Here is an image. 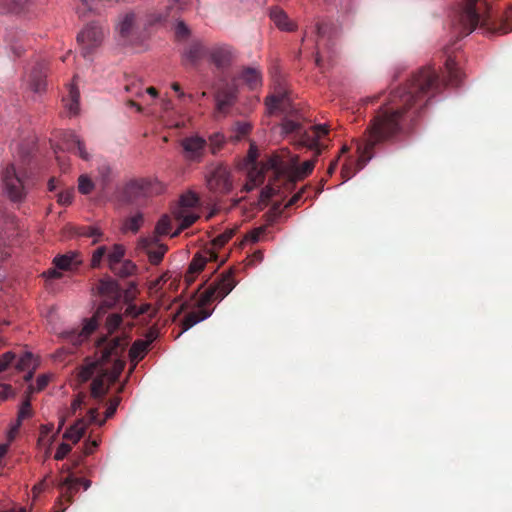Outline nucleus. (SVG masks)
Segmentation results:
<instances>
[{"instance_id":"obj_1","label":"nucleus","mask_w":512,"mask_h":512,"mask_svg":"<svg viewBox=\"0 0 512 512\" xmlns=\"http://www.w3.org/2000/svg\"><path fill=\"white\" fill-rule=\"evenodd\" d=\"M447 81L442 82L437 71L423 67L415 72L403 85L390 93L386 103L376 111L366 128L364 136L358 141V160L355 164H344L341 175L349 180L373 158L375 148L395 140L399 135L409 132L428 100L441 91L445 85L459 86L463 73L455 58L448 56L445 61Z\"/></svg>"},{"instance_id":"obj_2","label":"nucleus","mask_w":512,"mask_h":512,"mask_svg":"<svg viewBox=\"0 0 512 512\" xmlns=\"http://www.w3.org/2000/svg\"><path fill=\"white\" fill-rule=\"evenodd\" d=\"M282 126L286 133L297 134L300 144L314 151V157L301 165H298L297 156L291 160H285L279 155L269 157L267 168L271 170L273 180H270V183L261 191L260 198L263 203H267L276 195L285 197L297 181L312 173L317 157L326 149V146L320 143L321 137L328 134L326 125H312L305 129L298 118L285 117Z\"/></svg>"},{"instance_id":"obj_3","label":"nucleus","mask_w":512,"mask_h":512,"mask_svg":"<svg viewBox=\"0 0 512 512\" xmlns=\"http://www.w3.org/2000/svg\"><path fill=\"white\" fill-rule=\"evenodd\" d=\"M122 321L123 318L120 314L113 313L108 315L104 325L106 334L98 340V350L101 355L96 362L102 365V367H105L110 362L113 364L112 370H108V380L110 383H115L124 369L125 361L123 360V354L129 344V339L124 332L111 339H108L107 336L117 331Z\"/></svg>"},{"instance_id":"obj_4","label":"nucleus","mask_w":512,"mask_h":512,"mask_svg":"<svg viewBox=\"0 0 512 512\" xmlns=\"http://www.w3.org/2000/svg\"><path fill=\"white\" fill-rule=\"evenodd\" d=\"M236 283L231 269L222 272L215 281L200 294L197 300L198 308L184 316L181 322V333L208 318L212 312L208 310L206 306L214 301L223 300L234 289Z\"/></svg>"},{"instance_id":"obj_5","label":"nucleus","mask_w":512,"mask_h":512,"mask_svg":"<svg viewBox=\"0 0 512 512\" xmlns=\"http://www.w3.org/2000/svg\"><path fill=\"white\" fill-rule=\"evenodd\" d=\"M96 290L101 297V303L94 316L85 322L80 331L72 330L65 333L67 341L71 342L74 346L81 344L96 330L99 320L106 311L112 308L121 298V290L118 283L110 277L99 280Z\"/></svg>"},{"instance_id":"obj_6","label":"nucleus","mask_w":512,"mask_h":512,"mask_svg":"<svg viewBox=\"0 0 512 512\" xmlns=\"http://www.w3.org/2000/svg\"><path fill=\"white\" fill-rule=\"evenodd\" d=\"M2 182L7 196L12 202H22L34 181L25 171L17 170L14 164H8L2 171Z\"/></svg>"},{"instance_id":"obj_7","label":"nucleus","mask_w":512,"mask_h":512,"mask_svg":"<svg viewBox=\"0 0 512 512\" xmlns=\"http://www.w3.org/2000/svg\"><path fill=\"white\" fill-rule=\"evenodd\" d=\"M81 381L86 382L93 378L91 383V396L99 401L103 400L109 391L108 368L102 367L98 362L86 364L79 372Z\"/></svg>"},{"instance_id":"obj_8","label":"nucleus","mask_w":512,"mask_h":512,"mask_svg":"<svg viewBox=\"0 0 512 512\" xmlns=\"http://www.w3.org/2000/svg\"><path fill=\"white\" fill-rule=\"evenodd\" d=\"M207 187L214 193L226 194L232 189V178L229 167L223 163H213L207 169Z\"/></svg>"},{"instance_id":"obj_9","label":"nucleus","mask_w":512,"mask_h":512,"mask_svg":"<svg viewBox=\"0 0 512 512\" xmlns=\"http://www.w3.org/2000/svg\"><path fill=\"white\" fill-rule=\"evenodd\" d=\"M258 150L254 144L250 145L247 159L251 164V168L248 172V182L245 184L246 191H251L258 185L262 184L266 177H268V183L273 180L272 172L267 168L268 159L265 162H257Z\"/></svg>"},{"instance_id":"obj_10","label":"nucleus","mask_w":512,"mask_h":512,"mask_svg":"<svg viewBox=\"0 0 512 512\" xmlns=\"http://www.w3.org/2000/svg\"><path fill=\"white\" fill-rule=\"evenodd\" d=\"M478 0H465L464 6L458 15V29L461 36L469 35L480 23L485 24L477 9Z\"/></svg>"},{"instance_id":"obj_11","label":"nucleus","mask_w":512,"mask_h":512,"mask_svg":"<svg viewBox=\"0 0 512 512\" xmlns=\"http://www.w3.org/2000/svg\"><path fill=\"white\" fill-rule=\"evenodd\" d=\"M60 495L56 499L54 510L55 512H65L70 504L73 503L74 495L78 493L80 487V480H77L73 474L61 479L57 484Z\"/></svg>"},{"instance_id":"obj_12","label":"nucleus","mask_w":512,"mask_h":512,"mask_svg":"<svg viewBox=\"0 0 512 512\" xmlns=\"http://www.w3.org/2000/svg\"><path fill=\"white\" fill-rule=\"evenodd\" d=\"M103 38L104 32L101 26L95 22L88 24L77 36L78 42L82 45L83 56H89L101 44Z\"/></svg>"},{"instance_id":"obj_13","label":"nucleus","mask_w":512,"mask_h":512,"mask_svg":"<svg viewBox=\"0 0 512 512\" xmlns=\"http://www.w3.org/2000/svg\"><path fill=\"white\" fill-rule=\"evenodd\" d=\"M138 248L147 254L149 262L152 265H158L168 250L165 244L159 242L157 236L140 238Z\"/></svg>"},{"instance_id":"obj_14","label":"nucleus","mask_w":512,"mask_h":512,"mask_svg":"<svg viewBox=\"0 0 512 512\" xmlns=\"http://www.w3.org/2000/svg\"><path fill=\"white\" fill-rule=\"evenodd\" d=\"M59 149L78 155L85 161L90 159V154L87 152L84 142L75 132L70 130L60 133Z\"/></svg>"},{"instance_id":"obj_15","label":"nucleus","mask_w":512,"mask_h":512,"mask_svg":"<svg viewBox=\"0 0 512 512\" xmlns=\"http://www.w3.org/2000/svg\"><path fill=\"white\" fill-rule=\"evenodd\" d=\"M209 61L221 71L227 69L234 58V52L231 46L227 44H218L208 49Z\"/></svg>"},{"instance_id":"obj_16","label":"nucleus","mask_w":512,"mask_h":512,"mask_svg":"<svg viewBox=\"0 0 512 512\" xmlns=\"http://www.w3.org/2000/svg\"><path fill=\"white\" fill-rule=\"evenodd\" d=\"M265 104L270 114L275 111L288 113L291 109L289 91L282 86L277 87L273 94L266 97Z\"/></svg>"},{"instance_id":"obj_17","label":"nucleus","mask_w":512,"mask_h":512,"mask_svg":"<svg viewBox=\"0 0 512 512\" xmlns=\"http://www.w3.org/2000/svg\"><path fill=\"white\" fill-rule=\"evenodd\" d=\"M207 142L199 136H190L181 140L184 157L189 161H201Z\"/></svg>"},{"instance_id":"obj_18","label":"nucleus","mask_w":512,"mask_h":512,"mask_svg":"<svg viewBox=\"0 0 512 512\" xmlns=\"http://www.w3.org/2000/svg\"><path fill=\"white\" fill-rule=\"evenodd\" d=\"M238 89L234 83L226 82L216 92L217 110L225 113L236 101Z\"/></svg>"},{"instance_id":"obj_19","label":"nucleus","mask_w":512,"mask_h":512,"mask_svg":"<svg viewBox=\"0 0 512 512\" xmlns=\"http://www.w3.org/2000/svg\"><path fill=\"white\" fill-rule=\"evenodd\" d=\"M149 188V182L146 180H134L129 182L124 188V198L129 203H136L142 197H145Z\"/></svg>"},{"instance_id":"obj_20","label":"nucleus","mask_w":512,"mask_h":512,"mask_svg":"<svg viewBox=\"0 0 512 512\" xmlns=\"http://www.w3.org/2000/svg\"><path fill=\"white\" fill-rule=\"evenodd\" d=\"M208 55V49L200 41H192L184 50L183 58L185 62L195 66L204 57Z\"/></svg>"},{"instance_id":"obj_21","label":"nucleus","mask_w":512,"mask_h":512,"mask_svg":"<svg viewBox=\"0 0 512 512\" xmlns=\"http://www.w3.org/2000/svg\"><path fill=\"white\" fill-rule=\"evenodd\" d=\"M119 403H120L119 397H114L109 400L104 419H99V413H98L97 408H91L87 413V418H88L89 423H93V424L102 426L107 419L111 418L115 414Z\"/></svg>"},{"instance_id":"obj_22","label":"nucleus","mask_w":512,"mask_h":512,"mask_svg":"<svg viewBox=\"0 0 512 512\" xmlns=\"http://www.w3.org/2000/svg\"><path fill=\"white\" fill-rule=\"evenodd\" d=\"M46 73L44 71L43 65H37L33 68L31 73L29 74L28 84L29 88L35 92L40 93L45 89L46 86Z\"/></svg>"},{"instance_id":"obj_23","label":"nucleus","mask_w":512,"mask_h":512,"mask_svg":"<svg viewBox=\"0 0 512 512\" xmlns=\"http://www.w3.org/2000/svg\"><path fill=\"white\" fill-rule=\"evenodd\" d=\"M206 263L207 258L200 254H197L193 257L184 277V281L186 282L187 286L191 285L195 281L196 276L205 268Z\"/></svg>"},{"instance_id":"obj_24","label":"nucleus","mask_w":512,"mask_h":512,"mask_svg":"<svg viewBox=\"0 0 512 512\" xmlns=\"http://www.w3.org/2000/svg\"><path fill=\"white\" fill-rule=\"evenodd\" d=\"M270 18L281 30L293 31L295 29V24L289 19L288 15L278 7L271 9Z\"/></svg>"},{"instance_id":"obj_25","label":"nucleus","mask_w":512,"mask_h":512,"mask_svg":"<svg viewBox=\"0 0 512 512\" xmlns=\"http://www.w3.org/2000/svg\"><path fill=\"white\" fill-rule=\"evenodd\" d=\"M135 23L136 15L134 12H128L121 16L117 29L123 39H128L133 34Z\"/></svg>"},{"instance_id":"obj_26","label":"nucleus","mask_w":512,"mask_h":512,"mask_svg":"<svg viewBox=\"0 0 512 512\" xmlns=\"http://www.w3.org/2000/svg\"><path fill=\"white\" fill-rule=\"evenodd\" d=\"M315 29H316V36H317V39H316L317 53H316L315 62L318 67H322V57L320 55V49H321L322 43L324 41V38L326 36H330L331 26L326 22H317Z\"/></svg>"},{"instance_id":"obj_27","label":"nucleus","mask_w":512,"mask_h":512,"mask_svg":"<svg viewBox=\"0 0 512 512\" xmlns=\"http://www.w3.org/2000/svg\"><path fill=\"white\" fill-rule=\"evenodd\" d=\"M239 77L250 89H256L262 84L261 72L256 68H244Z\"/></svg>"},{"instance_id":"obj_28","label":"nucleus","mask_w":512,"mask_h":512,"mask_svg":"<svg viewBox=\"0 0 512 512\" xmlns=\"http://www.w3.org/2000/svg\"><path fill=\"white\" fill-rule=\"evenodd\" d=\"M53 263L58 269L69 270L72 269L74 266L79 265L81 263V260L79 259V255L77 253L71 252L65 255L55 257Z\"/></svg>"},{"instance_id":"obj_29","label":"nucleus","mask_w":512,"mask_h":512,"mask_svg":"<svg viewBox=\"0 0 512 512\" xmlns=\"http://www.w3.org/2000/svg\"><path fill=\"white\" fill-rule=\"evenodd\" d=\"M152 339L150 340H136L129 351V355L131 361L136 365L140 360H142L148 350L149 345L151 344Z\"/></svg>"},{"instance_id":"obj_30","label":"nucleus","mask_w":512,"mask_h":512,"mask_svg":"<svg viewBox=\"0 0 512 512\" xmlns=\"http://www.w3.org/2000/svg\"><path fill=\"white\" fill-rule=\"evenodd\" d=\"M88 424H90L88 418L79 420L76 424H74L69 430L65 432L64 437L69 440H72L75 443L78 442L85 434Z\"/></svg>"},{"instance_id":"obj_31","label":"nucleus","mask_w":512,"mask_h":512,"mask_svg":"<svg viewBox=\"0 0 512 512\" xmlns=\"http://www.w3.org/2000/svg\"><path fill=\"white\" fill-rule=\"evenodd\" d=\"M110 270L115 275L121 278H126L133 275L136 272L137 266L131 260H123L117 263V265L111 267Z\"/></svg>"},{"instance_id":"obj_32","label":"nucleus","mask_w":512,"mask_h":512,"mask_svg":"<svg viewBox=\"0 0 512 512\" xmlns=\"http://www.w3.org/2000/svg\"><path fill=\"white\" fill-rule=\"evenodd\" d=\"M79 91L76 87L70 86L67 98H63L65 107L68 109L70 115H76L79 111Z\"/></svg>"},{"instance_id":"obj_33","label":"nucleus","mask_w":512,"mask_h":512,"mask_svg":"<svg viewBox=\"0 0 512 512\" xmlns=\"http://www.w3.org/2000/svg\"><path fill=\"white\" fill-rule=\"evenodd\" d=\"M125 248L121 244H114L111 251H107V261L109 269L117 263L123 261Z\"/></svg>"},{"instance_id":"obj_34","label":"nucleus","mask_w":512,"mask_h":512,"mask_svg":"<svg viewBox=\"0 0 512 512\" xmlns=\"http://www.w3.org/2000/svg\"><path fill=\"white\" fill-rule=\"evenodd\" d=\"M177 219L181 220V229L190 227L198 219V215L188 210H178L175 212Z\"/></svg>"},{"instance_id":"obj_35","label":"nucleus","mask_w":512,"mask_h":512,"mask_svg":"<svg viewBox=\"0 0 512 512\" xmlns=\"http://www.w3.org/2000/svg\"><path fill=\"white\" fill-rule=\"evenodd\" d=\"M15 368L18 371H26L35 368L33 364V355L30 352H24L15 362Z\"/></svg>"},{"instance_id":"obj_36","label":"nucleus","mask_w":512,"mask_h":512,"mask_svg":"<svg viewBox=\"0 0 512 512\" xmlns=\"http://www.w3.org/2000/svg\"><path fill=\"white\" fill-rule=\"evenodd\" d=\"M78 235L87 237V238H93L92 243L96 244L101 240L103 233L99 228L92 227V226H86V227H81L79 229Z\"/></svg>"},{"instance_id":"obj_37","label":"nucleus","mask_w":512,"mask_h":512,"mask_svg":"<svg viewBox=\"0 0 512 512\" xmlns=\"http://www.w3.org/2000/svg\"><path fill=\"white\" fill-rule=\"evenodd\" d=\"M199 203L198 196L193 192H187L180 198V207L178 210H188L197 206Z\"/></svg>"},{"instance_id":"obj_38","label":"nucleus","mask_w":512,"mask_h":512,"mask_svg":"<svg viewBox=\"0 0 512 512\" xmlns=\"http://www.w3.org/2000/svg\"><path fill=\"white\" fill-rule=\"evenodd\" d=\"M172 229L171 220L167 215L162 216L156 224L155 234L153 236H163L170 234Z\"/></svg>"},{"instance_id":"obj_39","label":"nucleus","mask_w":512,"mask_h":512,"mask_svg":"<svg viewBox=\"0 0 512 512\" xmlns=\"http://www.w3.org/2000/svg\"><path fill=\"white\" fill-rule=\"evenodd\" d=\"M144 222V218H143V215L141 213H137L131 217H129L126 221H125V228L127 230H130L132 232H137L140 227L142 226Z\"/></svg>"},{"instance_id":"obj_40","label":"nucleus","mask_w":512,"mask_h":512,"mask_svg":"<svg viewBox=\"0 0 512 512\" xmlns=\"http://www.w3.org/2000/svg\"><path fill=\"white\" fill-rule=\"evenodd\" d=\"M32 416V409H31V402H30V399L29 398H26L20 409H19V412H18V423L15 427V429H17L20 425H21V422L26 419V418H29Z\"/></svg>"},{"instance_id":"obj_41","label":"nucleus","mask_w":512,"mask_h":512,"mask_svg":"<svg viewBox=\"0 0 512 512\" xmlns=\"http://www.w3.org/2000/svg\"><path fill=\"white\" fill-rule=\"evenodd\" d=\"M93 188H94V184L88 176L81 175L79 177L78 190L80 193L87 195L92 192Z\"/></svg>"},{"instance_id":"obj_42","label":"nucleus","mask_w":512,"mask_h":512,"mask_svg":"<svg viewBox=\"0 0 512 512\" xmlns=\"http://www.w3.org/2000/svg\"><path fill=\"white\" fill-rule=\"evenodd\" d=\"M107 256V247L99 246L92 254L91 267L98 268L101 265L103 258Z\"/></svg>"},{"instance_id":"obj_43","label":"nucleus","mask_w":512,"mask_h":512,"mask_svg":"<svg viewBox=\"0 0 512 512\" xmlns=\"http://www.w3.org/2000/svg\"><path fill=\"white\" fill-rule=\"evenodd\" d=\"M74 189L67 188L57 194V202L62 206L70 205L73 201Z\"/></svg>"},{"instance_id":"obj_44","label":"nucleus","mask_w":512,"mask_h":512,"mask_svg":"<svg viewBox=\"0 0 512 512\" xmlns=\"http://www.w3.org/2000/svg\"><path fill=\"white\" fill-rule=\"evenodd\" d=\"M189 27L183 22L178 21L175 26V37L178 41L186 40L190 36Z\"/></svg>"},{"instance_id":"obj_45","label":"nucleus","mask_w":512,"mask_h":512,"mask_svg":"<svg viewBox=\"0 0 512 512\" xmlns=\"http://www.w3.org/2000/svg\"><path fill=\"white\" fill-rule=\"evenodd\" d=\"M224 136L220 133H215L210 136V150L212 154H216L224 144Z\"/></svg>"},{"instance_id":"obj_46","label":"nucleus","mask_w":512,"mask_h":512,"mask_svg":"<svg viewBox=\"0 0 512 512\" xmlns=\"http://www.w3.org/2000/svg\"><path fill=\"white\" fill-rule=\"evenodd\" d=\"M171 279L170 272L163 273L160 277L155 279L154 281H151L149 289L150 291L158 292L160 289H162L163 285Z\"/></svg>"},{"instance_id":"obj_47","label":"nucleus","mask_w":512,"mask_h":512,"mask_svg":"<svg viewBox=\"0 0 512 512\" xmlns=\"http://www.w3.org/2000/svg\"><path fill=\"white\" fill-rule=\"evenodd\" d=\"M251 131V125L247 122H238L235 127V136L233 137L235 141H239L241 138L245 137Z\"/></svg>"},{"instance_id":"obj_48","label":"nucleus","mask_w":512,"mask_h":512,"mask_svg":"<svg viewBox=\"0 0 512 512\" xmlns=\"http://www.w3.org/2000/svg\"><path fill=\"white\" fill-rule=\"evenodd\" d=\"M233 234H234V231L232 229L226 230L225 232L217 235L212 240V243L216 247H222L232 238Z\"/></svg>"},{"instance_id":"obj_49","label":"nucleus","mask_w":512,"mask_h":512,"mask_svg":"<svg viewBox=\"0 0 512 512\" xmlns=\"http://www.w3.org/2000/svg\"><path fill=\"white\" fill-rule=\"evenodd\" d=\"M125 90L136 97L143 95L142 83L136 80H132L131 82L127 83L125 85Z\"/></svg>"},{"instance_id":"obj_50","label":"nucleus","mask_w":512,"mask_h":512,"mask_svg":"<svg viewBox=\"0 0 512 512\" xmlns=\"http://www.w3.org/2000/svg\"><path fill=\"white\" fill-rule=\"evenodd\" d=\"M16 359L13 352H6L0 356V372L5 371Z\"/></svg>"},{"instance_id":"obj_51","label":"nucleus","mask_w":512,"mask_h":512,"mask_svg":"<svg viewBox=\"0 0 512 512\" xmlns=\"http://www.w3.org/2000/svg\"><path fill=\"white\" fill-rule=\"evenodd\" d=\"M27 0H5L9 11L13 13H20L24 10Z\"/></svg>"},{"instance_id":"obj_52","label":"nucleus","mask_w":512,"mask_h":512,"mask_svg":"<svg viewBox=\"0 0 512 512\" xmlns=\"http://www.w3.org/2000/svg\"><path fill=\"white\" fill-rule=\"evenodd\" d=\"M138 308V313H140V316L147 315V321L151 320L157 314V309L152 307V305L149 303L142 304L141 306H138Z\"/></svg>"},{"instance_id":"obj_53","label":"nucleus","mask_w":512,"mask_h":512,"mask_svg":"<svg viewBox=\"0 0 512 512\" xmlns=\"http://www.w3.org/2000/svg\"><path fill=\"white\" fill-rule=\"evenodd\" d=\"M48 382L49 378L46 375H41L37 378L36 387L30 385L28 389L31 393L41 391L48 385Z\"/></svg>"},{"instance_id":"obj_54","label":"nucleus","mask_w":512,"mask_h":512,"mask_svg":"<svg viewBox=\"0 0 512 512\" xmlns=\"http://www.w3.org/2000/svg\"><path fill=\"white\" fill-rule=\"evenodd\" d=\"M264 233H265V227H259V228L251 230L247 234L246 239L252 243H256L261 239V236Z\"/></svg>"},{"instance_id":"obj_55","label":"nucleus","mask_w":512,"mask_h":512,"mask_svg":"<svg viewBox=\"0 0 512 512\" xmlns=\"http://www.w3.org/2000/svg\"><path fill=\"white\" fill-rule=\"evenodd\" d=\"M71 451V446L66 443H61L54 455L55 460H62L66 457V455Z\"/></svg>"},{"instance_id":"obj_56","label":"nucleus","mask_w":512,"mask_h":512,"mask_svg":"<svg viewBox=\"0 0 512 512\" xmlns=\"http://www.w3.org/2000/svg\"><path fill=\"white\" fill-rule=\"evenodd\" d=\"M306 187H303L300 191H298L296 194H294L290 200L285 205L286 208L291 207L293 205H296L303 197L304 192L306 191Z\"/></svg>"},{"instance_id":"obj_57","label":"nucleus","mask_w":512,"mask_h":512,"mask_svg":"<svg viewBox=\"0 0 512 512\" xmlns=\"http://www.w3.org/2000/svg\"><path fill=\"white\" fill-rule=\"evenodd\" d=\"M138 306L135 304H129L125 310V314L133 319H136L140 316V313H138Z\"/></svg>"},{"instance_id":"obj_58","label":"nucleus","mask_w":512,"mask_h":512,"mask_svg":"<svg viewBox=\"0 0 512 512\" xmlns=\"http://www.w3.org/2000/svg\"><path fill=\"white\" fill-rule=\"evenodd\" d=\"M11 395H13V389L10 385H2L0 391L1 400L8 399Z\"/></svg>"},{"instance_id":"obj_59","label":"nucleus","mask_w":512,"mask_h":512,"mask_svg":"<svg viewBox=\"0 0 512 512\" xmlns=\"http://www.w3.org/2000/svg\"><path fill=\"white\" fill-rule=\"evenodd\" d=\"M9 256V252L5 248L3 237H0V260H4Z\"/></svg>"},{"instance_id":"obj_60","label":"nucleus","mask_w":512,"mask_h":512,"mask_svg":"<svg viewBox=\"0 0 512 512\" xmlns=\"http://www.w3.org/2000/svg\"><path fill=\"white\" fill-rule=\"evenodd\" d=\"M84 403V396H78L73 402H72V409L75 412L77 409H81L82 405Z\"/></svg>"},{"instance_id":"obj_61","label":"nucleus","mask_w":512,"mask_h":512,"mask_svg":"<svg viewBox=\"0 0 512 512\" xmlns=\"http://www.w3.org/2000/svg\"><path fill=\"white\" fill-rule=\"evenodd\" d=\"M99 445V442L97 440L91 441L89 444H87L85 449V454L89 455L92 454L94 449H96Z\"/></svg>"},{"instance_id":"obj_62","label":"nucleus","mask_w":512,"mask_h":512,"mask_svg":"<svg viewBox=\"0 0 512 512\" xmlns=\"http://www.w3.org/2000/svg\"><path fill=\"white\" fill-rule=\"evenodd\" d=\"M46 479H47V477H45L41 482H39L38 484H36L33 487V492L34 493H41L42 491L45 490V488H46Z\"/></svg>"},{"instance_id":"obj_63","label":"nucleus","mask_w":512,"mask_h":512,"mask_svg":"<svg viewBox=\"0 0 512 512\" xmlns=\"http://www.w3.org/2000/svg\"><path fill=\"white\" fill-rule=\"evenodd\" d=\"M338 159H339V156L335 160L331 161L330 165L328 166L327 174L329 176H331L335 172V170L338 166Z\"/></svg>"},{"instance_id":"obj_64","label":"nucleus","mask_w":512,"mask_h":512,"mask_svg":"<svg viewBox=\"0 0 512 512\" xmlns=\"http://www.w3.org/2000/svg\"><path fill=\"white\" fill-rule=\"evenodd\" d=\"M45 276L48 278H59L61 276V273L58 272L56 269H49L47 272L44 273Z\"/></svg>"}]
</instances>
